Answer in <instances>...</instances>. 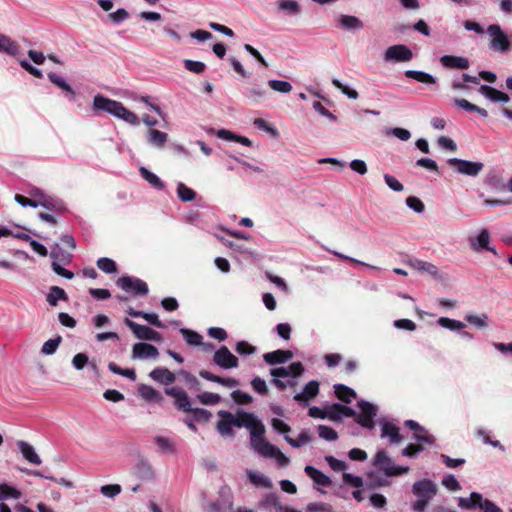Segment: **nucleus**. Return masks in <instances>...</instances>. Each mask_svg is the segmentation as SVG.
<instances>
[{
	"mask_svg": "<svg viewBox=\"0 0 512 512\" xmlns=\"http://www.w3.org/2000/svg\"><path fill=\"white\" fill-rule=\"evenodd\" d=\"M218 416L216 429L221 436L232 438L234 437L233 427L245 428L249 431L251 448L257 454L275 459L281 467L289 465L290 459L265 438V425L255 414L238 409L235 413L220 410Z\"/></svg>",
	"mask_w": 512,
	"mask_h": 512,
	"instance_id": "nucleus-1",
	"label": "nucleus"
},
{
	"mask_svg": "<svg viewBox=\"0 0 512 512\" xmlns=\"http://www.w3.org/2000/svg\"><path fill=\"white\" fill-rule=\"evenodd\" d=\"M93 107L96 110L105 111L132 126H138L140 124L139 117L134 112L128 110L119 101L106 98L102 95H96L93 99Z\"/></svg>",
	"mask_w": 512,
	"mask_h": 512,
	"instance_id": "nucleus-2",
	"label": "nucleus"
},
{
	"mask_svg": "<svg viewBox=\"0 0 512 512\" xmlns=\"http://www.w3.org/2000/svg\"><path fill=\"white\" fill-rule=\"evenodd\" d=\"M438 492L437 484L430 479H421L412 485V493L416 500L412 508L416 512H423Z\"/></svg>",
	"mask_w": 512,
	"mask_h": 512,
	"instance_id": "nucleus-3",
	"label": "nucleus"
},
{
	"mask_svg": "<svg viewBox=\"0 0 512 512\" xmlns=\"http://www.w3.org/2000/svg\"><path fill=\"white\" fill-rule=\"evenodd\" d=\"M486 33L489 37V48L493 52L506 54L512 49V36L508 35L499 24H490Z\"/></svg>",
	"mask_w": 512,
	"mask_h": 512,
	"instance_id": "nucleus-4",
	"label": "nucleus"
},
{
	"mask_svg": "<svg viewBox=\"0 0 512 512\" xmlns=\"http://www.w3.org/2000/svg\"><path fill=\"white\" fill-rule=\"evenodd\" d=\"M458 506L463 509L479 507L483 512H503L497 505L488 499H484L480 493L472 492L468 498L459 497Z\"/></svg>",
	"mask_w": 512,
	"mask_h": 512,
	"instance_id": "nucleus-5",
	"label": "nucleus"
},
{
	"mask_svg": "<svg viewBox=\"0 0 512 512\" xmlns=\"http://www.w3.org/2000/svg\"><path fill=\"white\" fill-rule=\"evenodd\" d=\"M490 240L491 237L489 231L486 228H482L475 235L470 236L468 242L471 249L476 253L487 250L497 256V250L495 247L490 245Z\"/></svg>",
	"mask_w": 512,
	"mask_h": 512,
	"instance_id": "nucleus-6",
	"label": "nucleus"
},
{
	"mask_svg": "<svg viewBox=\"0 0 512 512\" xmlns=\"http://www.w3.org/2000/svg\"><path fill=\"white\" fill-rule=\"evenodd\" d=\"M448 164L458 173L475 177L483 170V163L479 161H467L459 158H451Z\"/></svg>",
	"mask_w": 512,
	"mask_h": 512,
	"instance_id": "nucleus-7",
	"label": "nucleus"
},
{
	"mask_svg": "<svg viewBox=\"0 0 512 512\" xmlns=\"http://www.w3.org/2000/svg\"><path fill=\"white\" fill-rule=\"evenodd\" d=\"M124 323L130 328V330L133 332V334L136 336V338L140 340H147V341H155L160 342L162 341V335L157 332L156 330L145 326L140 325L128 318L124 320Z\"/></svg>",
	"mask_w": 512,
	"mask_h": 512,
	"instance_id": "nucleus-8",
	"label": "nucleus"
},
{
	"mask_svg": "<svg viewBox=\"0 0 512 512\" xmlns=\"http://www.w3.org/2000/svg\"><path fill=\"white\" fill-rule=\"evenodd\" d=\"M412 58V51L402 44L388 47L383 54V59L386 62H409Z\"/></svg>",
	"mask_w": 512,
	"mask_h": 512,
	"instance_id": "nucleus-9",
	"label": "nucleus"
},
{
	"mask_svg": "<svg viewBox=\"0 0 512 512\" xmlns=\"http://www.w3.org/2000/svg\"><path fill=\"white\" fill-rule=\"evenodd\" d=\"M213 362L222 369L237 368L239 364L238 358L226 346L215 351Z\"/></svg>",
	"mask_w": 512,
	"mask_h": 512,
	"instance_id": "nucleus-10",
	"label": "nucleus"
},
{
	"mask_svg": "<svg viewBox=\"0 0 512 512\" xmlns=\"http://www.w3.org/2000/svg\"><path fill=\"white\" fill-rule=\"evenodd\" d=\"M117 285L124 291H132L136 295H146L148 293L147 284L139 279L130 276H123L117 280Z\"/></svg>",
	"mask_w": 512,
	"mask_h": 512,
	"instance_id": "nucleus-11",
	"label": "nucleus"
},
{
	"mask_svg": "<svg viewBox=\"0 0 512 512\" xmlns=\"http://www.w3.org/2000/svg\"><path fill=\"white\" fill-rule=\"evenodd\" d=\"M158 356L159 351L152 344L138 342L132 347L131 358L134 360L157 359Z\"/></svg>",
	"mask_w": 512,
	"mask_h": 512,
	"instance_id": "nucleus-12",
	"label": "nucleus"
},
{
	"mask_svg": "<svg viewBox=\"0 0 512 512\" xmlns=\"http://www.w3.org/2000/svg\"><path fill=\"white\" fill-rule=\"evenodd\" d=\"M165 393L175 400V405L184 412H191L193 410L191 406V400L188 394L179 387H171L165 390Z\"/></svg>",
	"mask_w": 512,
	"mask_h": 512,
	"instance_id": "nucleus-13",
	"label": "nucleus"
},
{
	"mask_svg": "<svg viewBox=\"0 0 512 512\" xmlns=\"http://www.w3.org/2000/svg\"><path fill=\"white\" fill-rule=\"evenodd\" d=\"M358 407L361 411L358 416V423L367 428H372L374 426L373 418L377 413V408L373 404L365 401H360L358 403Z\"/></svg>",
	"mask_w": 512,
	"mask_h": 512,
	"instance_id": "nucleus-14",
	"label": "nucleus"
},
{
	"mask_svg": "<svg viewBox=\"0 0 512 512\" xmlns=\"http://www.w3.org/2000/svg\"><path fill=\"white\" fill-rule=\"evenodd\" d=\"M304 372V367L301 362H293L288 367L273 368L270 374L275 378L298 377Z\"/></svg>",
	"mask_w": 512,
	"mask_h": 512,
	"instance_id": "nucleus-15",
	"label": "nucleus"
},
{
	"mask_svg": "<svg viewBox=\"0 0 512 512\" xmlns=\"http://www.w3.org/2000/svg\"><path fill=\"white\" fill-rule=\"evenodd\" d=\"M319 393V383L315 380L308 382L300 393L294 396V400L300 404L306 405L314 399Z\"/></svg>",
	"mask_w": 512,
	"mask_h": 512,
	"instance_id": "nucleus-16",
	"label": "nucleus"
},
{
	"mask_svg": "<svg viewBox=\"0 0 512 512\" xmlns=\"http://www.w3.org/2000/svg\"><path fill=\"white\" fill-rule=\"evenodd\" d=\"M440 63L447 69H468L470 62L466 57L455 55H444L440 57Z\"/></svg>",
	"mask_w": 512,
	"mask_h": 512,
	"instance_id": "nucleus-17",
	"label": "nucleus"
},
{
	"mask_svg": "<svg viewBox=\"0 0 512 512\" xmlns=\"http://www.w3.org/2000/svg\"><path fill=\"white\" fill-rule=\"evenodd\" d=\"M373 464L388 477H390V473L394 469V463L385 450H380L376 453Z\"/></svg>",
	"mask_w": 512,
	"mask_h": 512,
	"instance_id": "nucleus-18",
	"label": "nucleus"
},
{
	"mask_svg": "<svg viewBox=\"0 0 512 512\" xmlns=\"http://www.w3.org/2000/svg\"><path fill=\"white\" fill-rule=\"evenodd\" d=\"M146 139L149 145L156 149H163L168 141V134L160 130L150 128L147 131Z\"/></svg>",
	"mask_w": 512,
	"mask_h": 512,
	"instance_id": "nucleus-19",
	"label": "nucleus"
},
{
	"mask_svg": "<svg viewBox=\"0 0 512 512\" xmlns=\"http://www.w3.org/2000/svg\"><path fill=\"white\" fill-rule=\"evenodd\" d=\"M293 357V353L287 350H275L263 355L264 361L269 365L282 364Z\"/></svg>",
	"mask_w": 512,
	"mask_h": 512,
	"instance_id": "nucleus-20",
	"label": "nucleus"
},
{
	"mask_svg": "<svg viewBox=\"0 0 512 512\" xmlns=\"http://www.w3.org/2000/svg\"><path fill=\"white\" fill-rule=\"evenodd\" d=\"M149 377L160 384L169 385L175 382V374L167 368H155L149 373Z\"/></svg>",
	"mask_w": 512,
	"mask_h": 512,
	"instance_id": "nucleus-21",
	"label": "nucleus"
},
{
	"mask_svg": "<svg viewBox=\"0 0 512 512\" xmlns=\"http://www.w3.org/2000/svg\"><path fill=\"white\" fill-rule=\"evenodd\" d=\"M339 27L347 31H356L363 28V22L353 15H340L337 19Z\"/></svg>",
	"mask_w": 512,
	"mask_h": 512,
	"instance_id": "nucleus-22",
	"label": "nucleus"
},
{
	"mask_svg": "<svg viewBox=\"0 0 512 512\" xmlns=\"http://www.w3.org/2000/svg\"><path fill=\"white\" fill-rule=\"evenodd\" d=\"M381 437L389 438L391 444H399L402 442V436L399 433V428L390 422H384L382 424Z\"/></svg>",
	"mask_w": 512,
	"mask_h": 512,
	"instance_id": "nucleus-23",
	"label": "nucleus"
},
{
	"mask_svg": "<svg viewBox=\"0 0 512 512\" xmlns=\"http://www.w3.org/2000/svg\"><path fill=\"white\" fill-rule=\"evenodd\" d=\"M17 446L23 457L32 464L40 465L41 458L36 453L34 447L25 441H18Z\"/></svg>",
	"mask_w": 512,
	"mask_h": 512,
	"instance_id": "nucleus-24",
	"label": "nucleus"
},
{
	"mask_svg": "<svg viewBox=\"0 0 512 512\" xmlns=\"http://www.w3.org/2000/svg\"><path fill=\"white\" fill-rule=\"evenodd\" d=\"M305 473L314 481V483H316L317 485H320V486H324V487H327V486H330L331 485V480L330 478L325 475L324 473H322L320 470L314 468L313 466H310V465H307L305 467Z\"/></svg>",
	"mask_w": 512,
	"mask_h": 512,
	"instance_id": "nucleus-25",
	"label": "nucleus"
},
{
	"mask_svg": "<svg viewBox=\"0 0 512 512\" xmlns=\"http://www.w3.org/2000/svg\"><path fill=\"white\" fill-rule=\"evenodd\" d=\"M0 52H4L11 56H17L19 46L8 36L0 33Z\"/></svg>",
	"mask_w": 512,
	"mask_h": 512,
	"instance_id": "nucleus-26",
	"label": "nucleus"
},
{
	"mask_svg": "<svg viewBox=\"0 0 512 512\" xmlns=\"http://www.w3.org/2000/svg\"><path fill=\"white\" fill-rule=\"evenodd\" d=\"M246 475L255 486L258 487H264V488H270L272 487L271 480L265 476L263 473L253 471V470H247Z\"/></svg>",
	"mask_w": 512,
	"mask_h": 512,
	"instance_id": "nucleus-27",
	"label": "nucleus"
},
{
	"mask_svg": "<svg viewBox=\"0 0 512 512\" xmlns=\"http://www.w3.org/2000/svg\"><path fill=\"white\" fill-rule=\"evenodd\" d=\"M30 196L35 198L41 207L45 209H52L53 207V199L49 197L43 190L40 188L34 187L29 192Z\"/></svg>",
	"mask_w": 512,
	"mask_h": 512,
	"instance_id": "nucleus-28",
	"label": "nucleus"
},
{
	"mask_svg": "<svg viewBox=\"0 0 512 512\" xmlns=\"http://www.w3.org/2000/svg\"><path fill=\"white\" fill-rule=\"evenodd\" d=\"M312 434L308 430H303L298 435L296 439L291 438L288 435L284 436V439L291 445L293 448H301L304 445L310 443L312 441Z\"/></svg>",
	"mask_w": 512,
	"mask_h": 512,
	"instance_id": "nucleus-29",
	"label": "nucleus"
},
{
	"mask_svg": "<svg viewBox=\"0 0 512 512\" xmlns=\"http://www.w3.org/2000/svg\"><path fill=\"white\" fill-rule=\"evenodd\" d=\"M277 6L280 11L291 16H298L301 12L300 4L295 0H278Z\"/></svg>",
	"mask_w": 512,
	"mask_h": 512,
	"instance_id": "nucleus-30",
	"label": "nucleus"
},
{
	"mask_svg": "<svg viewBox=\"0 0 512 512\" xmlns=\"http://www.w3.org/2000/svg\"><path fill=\"white\" fill-rule=\"evenodd\" d=\"M153 441L163 453L173 454L176 452V445L170 438L157 435L154 437Z\"/></svg>",
	"mask_w": 512,
	"mask_h": 512,
	"instance_id": "nucleus-31",
	"label": "nucleus"
},
{
	"mask_svg": "<svg viewBox=\"0 0 512 512\" xmlns=\"http://www.w3.org/2000/svg\"><path fill=\"white\" fill-rule=\"evenodd\" d=\"M179 331L188 345L201 346L203 344V336L198 332L187 328H180Z\"/></svg>",
	"mask_w": 512,
	"mask_h": 512,
	"instance_id": "nucleus-32",
	"label": "nucleus"
},
{
	"mask_svg": "<svg viewBox=\"0 0 512 512\" xmlns=\"http://www.w3.org/2000/svg\"><path fill=\"white\" fill-rule=\"evenodd\" d=\"M406 77L414 79L418 82L425 84H435L436 78L429 73L418 70H407L405 72Z\"/></svg>",
	"mask_w": 512,
	"mask_h": 512,
	"instance_id": "nucleus-33",
	"label": "nucleus"
},
{
	"mask_svg": "<svg viewBox=\"0 0 512 512\" xmlns=\"http://www.w3.org/2000/svg\"><path fill=\"white\" fill-rule=\"evenodd\" d=\"M139 394L147 401L159 402L162 400L160 392L146 384L139 386Z\"/></svg>",
	"mask_w": 512,
	"mask_h": 512,
	"instance_id": "nucleus-34",
	"label": "nucleus"
},
{
	"mask_svg": "<svg viewBox=\"0 0 512 512\" xmlns=\"http://www.w3.org/2000/svg\"><path fill=\"white\" fill-rule=\"evenodd\" d=\"M334 391L336 396L343 402L350 403L354 398H356L355 391L342 384H336L334 386Z\"/></svg>",
	"mask_w": 512,
	"mask_h": 512,
	"instance_id": "nucleus-35",
	"label": "nucleus"
},
{
	"mask_svg": "<svg viewBox=\"0 0 512 512\" xmlns=\"http://www.w3.org/2000/svg\"><path fill=\"white\" fill-rule=\"evenodd\" d=\"M50 256L54 259L56 262L67 264L72 259V254L62 248L59 244H55L54 248L52 249Z\"/></svg>",
	"mask_w": 512,
	"mask_h": 512,
	"instance_id": "nucleus-36",
	"label": "nucleus"
},
{
	"mask_svg": "<svg viewBox=\"0 0 512 512\" xmlns=\"http://www.w3.org/2000/svg\"><path fill=\"white\" fill-rule=\"evenodd\" d=\"M409 265L415 270L423 271L430 275H436L438 272L437 267L435 265H433L432 263L425 262V261L418 260V259L411 260L409 262Z\"/></svg>",
	"mask_w": 512,
	"mask_h": 512,
	"instance_id": "nucleus-37",
	"label": "nucleus"
},
{
	"mask_svg": "<svg viewBox=\"0 0 512 512\" xmlns=\"http://www.w3.org/2000/svg\"><path fill=\"white\" fill-rule=\"evenodd\" d=\"M139 171H140L141 176L150 185H152L153 187H155L157 189H163L164 188L163 182L160 180V178L156 174H154L153 172L149 171L145 167H141Z\"/></svg>",
	"mask_w": 512,
	"mask_h": 512,
	"instance_id": "nucleus-38",
	"label": "nucleus"
},
{
	"mask_svg": "<svg viewBox=\"0 0 512 512\" xmlns=\"http://www.w3.org/2000/svg\"><path fill=\"white\" fill-rule=\"evenodd\" d=\"M61 299V300H67V295H66V292L58 287V286H52L50 288V292L48 293L47 295V301L48 303L51 305V306H56L57 305V301Z\"/></svg>",
	"mask_w": 512,
	"mask_h": 512,
	"instance_id": "nucleus-39",
	"label": "nucleus"
},
{
	"mask_svg": "<svg viewBox=\"0 0 512 512\" xmlns=\"http://www.w3.org/2000/svg\"><path fill=\"white\" fill-rule=\"evenodd\" d=\"M21 495L22 494L18 489L7 484H0V501L7 498L19 499Z\"/></svg>",
	"mask_w": 512,
	"mask_h": 512,
	"instance_id": "nucleus-40",
	"label": "nucleus"
},
{
	"mask_svg": "<svg viewBox=\"0 0 512 512\" xmlns=\"http://www.w3.org/2000/svg\"><path fill=\"white\" fill-rule=\"evenodd\" d=\"M48 78L53 84H55L57 87H59L63 91L69 93L72 96L75 94L72 87L59 75H57L55 73H49Z\"/></svg>",
	"mask_w": 512,
	"mask_h": 512,
	"instance_id": "nucleus-41",
	"label": "nucleus"
},
{
	"mask_svg": "<svg viewBox=\"0 0 512 512\" xmlns=\"http://www.w3.org/2000/svg\"><path fill=\"white\" fill-rule=\"evenodd\" d=\"M269 87L279 93H290L292 91V85L288 81L284 80H269Z\"/></svg>",
	"mask_w": 512,
	"mask_h": 512,
	"instance_id": "nucleus-42",
	"label": "nucleus"
},
{
	"mask_svg": "<svg viewBox=\"0 0 512 512\" xmlns=\"http://www.w3.org/2000/svg\"><path fill=\"white\" fill-rule=\"evenodd\" d=\"M465 319L471 325H474L478 328L484 329L488 327V316L486 314L474 315L468 314Z\"/></svg>",
	"mask_w": 512,
	"mask_h": 512,
	"instance_id": "nucleus-43",
	"label": "nucleus"
},
{
	"mask_svg": "<svg viewBox=\"0 0 512 512\" xmlns=\"http://www.w3.org/2000/svg\"><path fill=\"white\" fill-rule=\"evenodd\" d=\"M177 194L178 197L184 202L192 201L195 199L196 196V193L183 183H178Z\"/></svg>",
	"mask_w": 512,
	"mask_h": 512,
	"instance_id": "nucleus-44",
	"label": "nucleus"
},
{
	"mask_svg": "<svg viewBox=\"0 0 512 512\" xmlns=\"http://www.w3.org/2000/svg\"><path fill=\"white\" fill-rule=\"evenodd\" d=\"M332 84L335 88L339 89L344 95H346L349 99L356 100L359 97L358 92L355 89L350 88L347 85H344L338 79H333Z\"/></svg>",
	"mask_w": 512,
	"mask_h": 512,
	"instance_id": "nucleus-45",
	"label": "nucleus"
},
{
	"mask_svg": "<svg viewBox=\"0 0 512 512\" xmlns=\"http://www.w3.org/2000/svg\"><path fill=\"white\" fill-rule=\"evenodd\" d=\"M282 504L279 501V498L276 494L270 493L267 494L261 501V506H263L266 509H275V512L278 511L279 506Z\"/></svg>",
	"mask_w": 512,
	"mask_h": 512,
	"instance_id": "nucleus-46",
	"label": "nucleus"
},
{
	"mask_svg": "<svg viewBox=\"0 0 512 512\" xmlns=\"http://www.w3.org/2000/svg\"><path fill=\"white\" fill-rule=\"evenodd\" d=\"M438 323L441 327L452 330V331L461 330L465 326L461 321L450 319L447 317L439 318Z\"/></svg>",
	"mask_w": 512,
	"mask_h": 512,
	"instance_id": "nucleus-47",
	"label": "nucleus"
},
{
	"mask_svg": "<svg viewBox=\"0 0 512 512\" xmlns=\"http://www.w3.org/2000/svg\"><path fill=\"white\" fill-rule=\"evenodd\" d=\"M197 399L203 405H215L221 401V397L218 394L211 392H203L197 396Z\"/></svg>",
	"mask_w": 512,
	"mask_h": 512,
	"instance_id": "nucleus-48",
	"label": "nucleus"
},
{
	"mask_svg": "<svg viewBox=\"0 0 512 512\" xmlns=\"http://www.w3.org/2000/svg\"><path fill=\"white\" fill-rule=\"evenodd\" d=\"M97 267L105 273L111 274L116 272V263L110 258H100L97 260Z\"/></svg>",
	"mask_w": 512,
	"mask_h": 512,
	"instance_id": "nucleus-49",
	"label": "nucleus"
},
{
	"mask_svg": "<svg viewBox=\"0 0 512 512\" xmlns=\"http://www.w3.org/2000/svg\"><path fill=\"white\" fill-rule=\"evenodd\" d=\"M306 512H334L332 505L325 502H312L306 508Z\"/></svg>",
	"mask_w": 512,
	"mask_h": 512,
	"instance_id": "nucleus-50",
	"label": "nucleus"
},
{
	"mask_svg": "<svg viewBox=\"0 0 512 512\" xmlns=\"http://www.w3.org/2000/svg\"><path fill=\"white\" fill-rule=\"evenodd\" d=\"M318 434L320 438L327 441H335L338 438L337 432L333 428L326 425L318 426Z\"/></svg>",
	"mask_w": 512,
	"mask_h": 512,
	"instance_id": "nucleus-51",
	"label": "nucleus"
},
{
	"mask_svg": "<svg viewBox=\"0 0 512 512\" xmlns=\"http://www.w3.org/2000/svg\"><path fill=\"white\" fill-rule=\"evenodd\" d=\"M184 67L190 72L201 74L205 71L206 65L201 61L184 60Z\"/></svg>",
	"mask_w": 512,
	"mask_h": 512,
	"instance_id": "nucleus-52",
	"label": "nucleus"
},
{
	"mask_svg": "<svg viewBox=\"0 0 512 512\" xmlns=\"http://www.w3.org/2000/svg\"><path fill=\"white\" fill-rule=\"evenodd\" d=\"M383 179L386 185L394 192H401L404 190L403 184L394 176L390 174H384Z\"/></svg>",
	"mask_w": 512,
	"mask_h": 512,
	"instance_id": "nucleus-53",
	"label": "nucleus"
},
{
	"mask_svg": "<svg viewBox=\"0 0 512 512\" xmlns=\"http://www.w3.org/2000/svg\"><path fill=\"white\" fill-rule=\"evenodd\" d=\"M232 399L240 405H246L252 402L253 398L250 394L240 391V390H234L231 393Z\"/></svg>",
	"mask_w": 512,
	"mask_h": 512,
	"instance_id": "nucleus-54",
	"label": "nucleus"
},
{
	"mask_svg": "<svg viewBox=\"0 0 512 512\" xmlns=\"http://www.w3.org/2000/svg\"><path fill=\"white\" fill-rule=\"evenodd\" d=\"M479 91L483 96L494 102L498 101L499 96L501 94V91L488 85H481Z\"/></svg>",
	"mask_w": 512,
	"mask_h": 512,
	"instance_id": "nucleus-55",
	"label": "nucleus"
},
{
	"mask_svg": "<svg viewBox=\"0 0 512 512\" xmlns=\"http://www.w3.org/2000/svg\"><path fill=\"white\" fill-rule=\"evenodd\" d=\"M61 342V338L58 337V338H55V339H49L47 340L42 348H41V352L45 355H52L53 353H55V351L57 350L59 344Z\"/></svg>",
	"mask_w": 512,
	"mask_h": 512,
	"instance_id": "nucleus-56",
	"label": "nucleus"
},
{
	"mask_svg": "<svg viewBox=\"0 0 512 512\" xmlns=\"http://www.w3.org/2000/svg\"><path fill=\"white\" fill-rule=\"evenodd\" d=\"M342 481L345 485L360 488L363 485L361 477L355 476L351 473L344 472L342 475Z\"/></svg>",
	"mask_w": 512,
	"mask_h": 512,
	"instance_id": "nucleus-57",
	"label": "nucleus"
},
{
	"mask_svg": "<svg viewBox=\"0 0 512 512\" xmlns=\"http://www.w3.org/2000/svg\"><path fill=\"white\" fill-rule=\"evenodd\" d=\"M414 439L420 443H426L429 445L434 443L433 436L430 435L424 427H421L418 431L415 432Z\"/></svg>",
	"mask_w": 512,
	"mask_h": 512,
	"instance_id": "nucleus-58",
	"label": "nucleus"
},
{
	"mask_svg": "<svg viewBox=\"0 0 512 512\" xmlns=\"http://www.w3.org/2000/svg\"><path fill=\"white\" fill-rule=\"evenodd\" d=\"M340 409H342V405L341 404H333L327 408H325V415H326V418L332 420V421H337L341 418L342 416V413L340 411Z\"/></svg>",
	"mask_w": 512,
	"mask_h": 512,
	"instance_id": "nucleus-59",
	"label": "nucleus"
},
{
	"mask_svg": "<svg viewBox=\"0 0 512 512\" xmlns=\"http://www.w3.org/2000/svg\"><path fill=\"white\" fill-rule=\"evenodd\" d=\"M406 205L416 213H422L425 209L424 203L415 196H409L406 199Z\"/></svg>",
	"mask_w": 512,
	"mask_h": 512,
	"instance_id": "nucleus-60",
	"label": "nucleus"
},
{
	"mask_svg": "<svg viewBox=\"0 0 512 512\" xmlns=\"http://www.w3.org/2000/svg\"><path fill=\"white\" fill-rule=\"evenodd\" d=\"M251 386L255 392L261 395H266L268 392V387L265 380L260 377H254L251 381Z\"/></svg>",
	"mask_w": 512,
	"mask_h": 512,
	"instance_id": "nucleus-61",
	"label": "nucleus"
},
{
	"mask_svg": "<svg viewBox=\"0 0 512 512\" xmlns=\"http://www.w3.org/2000/svg\"><path fill=\"white\" fill-rule=\"evenodd\" d=\"M235 350L241 355H251L256 352V347L246 341H239L236 343Z\"/></svg>",
	"mask_w": 512,
	"mask_h": 512,
	"instance_id": "nucleus-62",
	"label": "nucleus"
},
{
	"mask_svg": "<svg viewBox=\"0 0 512 512\" xmlns=\"http://www.w3.org/2000/svg\"><path fill=\"white\" fill-rule=\"evenodd\" d=\"M325 460L328 463V465L331 467V469L336 472H340V471L344 472L347 468V464L344 461L336 459L333 456H326Z\"/></svg>",
	"mask_w": 512,
	"mask_h": 512,
	"instance_id": "nucleus-63",
	"label": "nucleus"
},
{
	"mask_svg": "<svg viewBox=\"0 0 512 512\" xmlns=\"http://www.w3.org/2000/svg\"><path fill=\"white\" fill-rule=\"evenodd\" d=\"M441 484L450 491H458L461 489L458 480L453 475L445 476L442 479Z\"/></svg>",
	"mask_w": 512,
	"mask_h": 512,
	"instance_id": "nucleus-64",
	"label": "nucleus"
}]
</instances>
